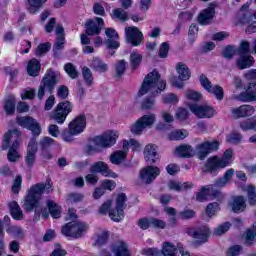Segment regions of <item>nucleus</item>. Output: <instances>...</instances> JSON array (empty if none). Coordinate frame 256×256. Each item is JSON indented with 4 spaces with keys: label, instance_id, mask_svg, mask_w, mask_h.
Instances as JSON below:
<instances>
[{
    "label": "nucleus",
    "instance_id": "obj_42",
    "mask_svg": "<svg viewBox=\"0 0 256 256\" xmlns=\"http://www.w3.org/2000/svg\"><path fill=\"white\" fill-rule=\"evenodd\" d=\"M107 239H109V232L102 231L93 237V245L95 247H101V245L107 243Z\"/></svg>",
    "mask_w": 256,
    "mask_h": 256
},
{
    "label": "nucleus",
    "instance_id": "obj_25",
    "mask_svg": "<svg viewBox=\"0 0 256 256\" xmlns=\"http://www.w3.org/2000/svg\"><path fill=\"white\" fill-rule=\"evenodd\" d=\"M37 153V140L32 138L28 143L27 155L25 158L26 165L29 169L35 165V155Z\"/></svg>",
    "mask_w": 256,
    "mask_h": 256
},
{
    "label": "nucleus",
    "instance_id": "obj_51",
    "mask_svg": "<svg viewBox=\"0 0 256 256\" xmlns=\"http://www.w3.org/2000/svg\"><path fill=\"white\" fill-rule=\"evenodd\" d=\"M185 97L190 101H201V99L203 98V95H201V93L194 90H187L185 92Z\"/></svg>",
    "mask_w": 256,
    "mask_h": 256
},
{
    "label": "nucleus",
    "instance_id": "obj_47",
    "mask_svg": "<svg viewBox=\"0 0 256 256\" xmlns=\"http://www.w3.org/2000/svg\"><path fill=\"white\" fill-rule=\"evenodd\" d=\"M30 7L28 8L29 13H35L39 11L43 3H47V0H28Z\"/></svg>",
    "mask_w": 256,
    "mask_h": 256
},
{
    "label": "nucleus",
    "instance_id": "obj_56",
    "mask_svg": "<svg viewBox=\"0 0 256 256\" xmlns=\"http://www.w3.org/2000/svg\"><path fill=\"white\" fill-rule=\"evenodd\" d=\"M127 69V62L125 60H120L116 64V75L117 77H121L123 73H125V70Z\"/></svg>",
    "mask_w": 256,
    "mask_h": 256
},
{
    "label": "nucleus",
    "instance_id": "obj_1",
    "mask_svg": "<svg viewBox=\"0 0 256 256\" xmlns=\"http://www.w3.org/2000/svg\"><path fill=\"white\" fill-rule=\"evenodd\" d=\"M51 183L41 184L38 183L33 185L29 190L28 194L24 198V209L26 211H35L40 213L43 211V205L41 204V196L43 193H50Z\"/></svg>",
    "mask_w": 256,
    "mask_h": 256
},
{
    "label": "nucleus",
    "instance_id": "obj_48",
    "mask_svg": "<svg viewBox=\"0 0 256 256\" xmlns=\"http://www.w3.org/2000/svg\"><path fill=\"white\" fill-rule=\"evenodd\" d=\"M64 70L71 77V79H77L79 77V72H77V68L72 63H67L64 65Z\"/></svg>",
    "mask_w": 256,
    "mask_h": 256
},
{
    "label": "nucleus",
    "instance_id": "obj_11",
    "mask_svg": "<svg viewBox=\"0 0 256 256\" xmlns=\"http://www.w3.org/2000/svg\"><path fill=\"white\" fill-rule=\"evenodd\" d=\"M157 119V116L155 114H146L142 117H140L131 127V133L133 135H141L145 129L148 127H153L155 124V121Z\"/></svg>",
    "mask_w": 256,
    "mask_h": 256
},
{
    "label": "nucleus",
    "instance_id": "obj_39",
    "mask_svg": "<svg viewBox=\"0 0 256 256\" xmlns=\"http://www.w3.org/2000/svg\"><path fill=\"white\" fill-rule=\"evenodd\" d=\"M40 69L41 65L39 64V60L32 59L28 62L27 71L31 77H37V75H39Z\"/></svg>",
    "mask_w": 256,
    "mask_h": 256
},
{
    "label": "nucleus",
    "instance_id": "obj_41",
    "mask_svg": "<svg viewBox=\"0 0 256 256\" xmlns=\"http://www.w3.org/2000/svg\"><path fill=\"white\" fill-rule=\"evenodd\" d=\"M47 207L53 219H59L61 217V206L57 205L53 200L47 201Z\"/></svg>",
    "mask_w": 256,
    "mask_h": 256
},
{
    "label": "nucleus",
    "instance_id": "obj_44",
    "mask_svg": "<svg viewBox=\"0 0 256 256\" xmlns=\"http://www.w3.org/2000/svg\"><path fill=\"white\" fill-rule=\"evenodd\" d=\"M143 61V56L139 52H132L130 54V65L133 70L137 69Z\"/></svg>",
    "mask_w": 256,
    "mask_h": 256
},
{
    "label": "nucleus",
    "instance_id": "obj_40",
    "mask_svg": "<svg viewBox=\"0 0 256 256\" xmlns=\"http://www.w3.org/2000/svg\"><path fill=\"white\" fill-rule=\"evenodd\" d=\"M10 213L16 221H21L23 219V211L17 202H11L9 204Z\"/></svg>",
    "mask_w": 256,
    "mask_h": 256
},
{
    "label": "nucleus",
    "instance_id": "obj_26",
    "mask_svg": "<svg viewBox=\"0 0 256 256\" xmlns=\"http://www.w3.org/2000/svg\"><path fill=\"white\" fill-rule=\"evenodd\" d=\"M106 37H108L106 41V47L108 49H119L120 43L117 41L119 39V34L117 31L113 28H107L105 30Z\"/></svg>",
    "mask_w": 256,
    "mask_h": 256
},
{
    "label": "nucleus",
    "instance_id": "obj_30",
    "mask_svg": "<svg viewBox=\"0 0 256 256\" xmlns=\"http://www.w3.org/2000/svg\"><path fill=\"white\" fill-rule=\"evenodd\" d=\"M174 153L177 157L189 159V157H193L195 155V150H193L191 145L183 144V145L176 147Z\"/></svg>",
    "mask_w": 256,
    "mask_h": 256
},
{
    "label": "nucleus",
    "instance_id": "obj_15",
    "mask_svg": "<svg viewBox=\"0 0 256 256\" xmlns=\"http://www.w3.org/2000/svg\"><path fill=\"white\" fill-rule=\"evenodd\" d=\"M17 123L20 127H24V129L32 131V135H34V137H39V135H41V125L37 123L35 118L30 116L18 117Z\"/></svg>",
    "mask_w": 256,
    "mask_h": 256
},
{
    "label": "nucleus",
    "instance_id": "obj_61",
    "mask_svg": "<svg viewBox=\"0 0 256 256\" xmlns=\"http://www.w3.org/2000/svg\"><path fill=\"white\" fill-rule=\"evenodd\" d=\"M167 55H169V43L164 42L160 45L159 57L165 59L167 58Z\"/></svg>",
    "mask_w": 256,
    "mask_h": 256
},
{
    "label": "nucleus",
    "instance_id": "obj_18",
    "mask_svg": "<svg viewBox=\"0 0 256 256\" xmlns=\"http://www.w3.org/2000/svg\"><path fill=\"white\" fill-rule=\"evenodd\" d=\"M125 35L127 43H130L134 47L141 45V41H143V33L135 26L126 27Z\"/></svg>",
    "mask_w": 256,
    "mask_h": 256
},
{
    "label": "nucleus",
    "instance_id": "obj_35",
    "mask_svg": "<svg viewBox=\"0 0 256 256\" xmlns=\"http://www.w3.org/2000/svg\"><path fill=\"white\" fill-rule=\"evenodd\" d=\"M213 193V185H208L202 187L200 192L196 195L197 201H200V203H203V201H208L210 199V195Z\"/></svg>",
    "mask_w": 256,
    "mask_h": 256
},
{
    "label": "nucleus",
    "instance_id": "obj_32",
    "mask_svg": "<svg viewBox=\"0 0 256 256\" xmlns=\"http://www.w3.org/2000/svg\"><path fill=\"white\" fill-rule=\"evenodd\" d=\"M213 15H215V9L211 7L204 9L198 16V23L200 25H209L213 19Z\"/></svg>",
    "mask_w": 256,
    "mask_h": 256
},
{
    "label": "nucleus",
    "instance_id": "obj_53",
    "mask_svg": "<svg viewBox=\"0 0 256 256\" xmlns=\"http://www.w3.org/2000/svg\"><path fill=\"white\" fill-rule=\"evenodd\" d=\"M113 17L114 19H119V21H127L129 19V16L125 12V10L118 8L113 11Z\"/></svg>",
    "mask_w": 256,
    "mask_h": 256
},
{
    "label": "nucleus",
    "instance_id": "obj_8",
    "mask_svg": "<svg viewBox=\"0 0 256 256\" xmlns=\"http://www.w3.org/2000/svg\"><path fill=\"white\" fill-rule=\"evenodd\" d=\"M57 79H59V72L49 70L43 78L42 85L39 87L38 98L43 99L46 93H53Z\"/></svg>",
    "mask_w": 256,
    "mask_h": 256
},
{
    "label": "nucleus",
    "instance_id": "obj_45",
    "mask_svg": "<svg viewBox=\"0 0 256 256\" xmlns=\"http://www.w3.org/2000/svg\"><path fill=\"white\" fill-rule=\"evenodd\" d=\"M189 133H187V130H175L169 134L170 141H181L182 139H185Z\"/></svg>",
    "mask_w": 256,
    "mask_h": 256
},
{
    "label": "nucleus",
    "instance_id": "obj_37",
    "mask_svg": "<svg viewBox=\"0 0 256 256\" xmlns=\"http://www.w3.org/2000/svg\"><path fill=\"white\" fill-rule=\"evenodd\" d=\"M178 246L171 242H164L162 245V255L163 256H177Z\"/></svg>",
    "mask_w": 256,
    "mask_h": 256
},
{
    "label": "nucleus",
    "instance_id": "obj_49",
    "mask_svg": "<svg viewBox=\"0 0 256 256\" xmlns=\"http://www.w3.org/2000/svg\"><path fill=\"white\" fill-rule=\"evenodd\" d=\"M82 75L85 83L88 85V87H91V85H93V73L91 72V69L84 66L82 68Z\"/></svg>",
    "mask_w": 256,
    "mask_h": 256
},
{
    "label": "nucleus",
    "instance_id": "obj_13",
    "mask_svg": "<svg viewBox=\"0 0 256 256\" xmlns=\"http://www.w3.org/2000/svg\"><path fill=\"white\" fill-rule=\"evenodd\" d=\"M189 109L199 119H211L215 116V109L207 104H190Z\"/></svg>",
    "mask_w": 256,
    "mask_h": 256
},
{
    "label": "nucleus",
    "instance_id": "obj_20",
    "mask_svg": "<svg viewBox=\"0 0 256 256\" xmlns=\"http://www.w3.org/2000/svg\"><path fill=\"white\" fill-rule=\"evenodd\" d=\"M188 235L196 239L197 245H202V243H207V239L209 237V227L202 226L197 229H190L188 231Z\"/></svg>",
    "mask_w": 256,
    "mask_h": 256
},
{
    "label": "nucleus",
    "instance_id": "obj_31",
    "mask_svg": "<svg viewBox=\"0 0 256 256\" xmlns=\"http://www.w3.org/2000/svg\"><path fill=\"white\" fill-rule=\"evenodd\" d=\"M144 157L147 163L153 164L157 161V146L153 144L146 145L144 149Z\"/></svg>",
    "mask_w": 256,
    "mask_h": 256
},
{
    "label": "nucleus",
    "instance_id": "obj_28",
    "mask_svg": "<svg viewBox=\"0 0 256 256\" xmlns=\"http://www.w3.org/2000/svg\"><path fill=\"white\" fill-rule=\"evenodd\" d=\"M230 207H232V211L234 213H243L245 209H247V203L245 201V197L243 196H235L232 198L230 202Z\"/></svg>",
    "mask_w": 256,
    "mask_h": 256
},
{
    "label": "nucleus",
    "instance_id": "obj_27",
    "mask_svg": "<svg viewBox=\"0 0 256 256\" xmlns=\"http://www.w3.org/2000/svg\"><path fill=\"white\" fill-rule=\"evenodd\" d=\"M256 84L250 83L245 92L240 93L237 96L238 101H243V103H251L252 101H256V91L255 89Z\"/></svg>",
    "mask_w": 256,
    "mask_h": 256
},
{
    "label": "nucleus",
    "instance_id": "obj_16",
    "mask_svg": "<svg viewBox=\"0 0 256 256\" xmlns=\"http://www.w3.org/2000/svg\"><path fill=\"white\" fill-rule=\"evenodd\" d=\"M219 141L214 140L212 142L205 141L201 144H198L196 147L198 158L203 161L209 155V153H213V151H217L219 149Z\"/></svg>",
    "mask_w": 256,
    "mask_h": 256
},
{
    "label": "nucleus",
    "instance_id": "obj_59",
    "mask_svg": "<svg viewBox=\"0 0 256 256\" xmlns=\"http://www.w3.org/2000/svg\"><path fill=\"white\" fill-rule=\"evenodd\" d=\"M247 243H256V226H253L246 232Z\"/></svg>",
    "mask_w": 256,
    "mask_h": 256
},
{
    "label": "nucleus",
    "instance_id": "obj_5",
    "mask_svg": "<svg viewBox=\"0 0 256 256\" xmlns=\"http://www.w3.org/2000/svg\"><path fill=\"white\" fill-rule=\"evenodd\" d=\"M117 139H119V132L108 130L102 135L93 138L92 143L94 145L88 146V153L99 151V147H113L117 143Z\"/></svg>",
    "mask_w": 256,
    "mask_h": 256
},
{
    "label": "nucleus",
    "instance_id": "obj_58",
    "mask_svg": "<svg viewBox=\"0 0 256 256\" xmlns=\"http://www.w3.org/2000/svg\"><path fill=\"white\" fill-rule=\"evenodd\" d=\"M241 139H242V136L240 133L238 132H232L229 134V136L227 137V141L229 143H232L234 145H237V143H241Z\"/></svg>",
    "mask_w": 256,
    "mask_h": 256
},
{
    "label": "nucleus",
    "instance_id": "obj_4",
    "mask_svg": "<svg viewBox=\"0 0 256 256\" xmlns=\"http://www.w3.org/2000/svg\"><path fill=\"white\" fill-rule=\"evenodd\" d=\"M21 135V133L17 130H13V131H8L5 135H4V143L2 145V149L5 151L7 149H9L8 154H7V158L8 161H10V163H16V161H19V159H21V154L19 153V136ZM13 144L10 146L9 148V142L13 141Z\"/></svg>",
    "mask_w": 256,
    "mask_h": 256
},
{
    "label": "nucleus",
    "instance_id": "obj_21",
    "mask_svg": "<svg viewBox=\"0 0 256 256\" xmlns=\"http://www.w3.org/2000/svg\"><path fill=\"white\" fill-rule=\"evenodd\" d=\"M90 172L101 173V175H103L104 177H112L113 179L117 178V174L111 171V169H109V166H107V164L103 161H98L94 163L90 167Z\"/></svg>",
    "mask_w": 256,
    "mask_h": 256
},
{
    "label": "nucleus",
    "instance_id": "obj_64",
    "mask_svg": "<svg viewBox=\"0 0 256 256\" xmlns=\"http://www.w3.org/2000/svg\"><path fill=\"white\" fill-rule=\"evenodd\" d=\"M21 99H35V90L29 89V90H23L21 93Z\"/></svg>",
    "mask_w": 256,
    "mask_h": 256
},
{
    "label": "nucleus",
    "instance_id": "obj_55",
    "mask_svg": "<svg viewBox=\"0 0 256 256\" xmlns=\"http://www.w3.org/2000/svg\"><path fill=\"white\" fill-rule=\"evenodd\" d=\"M217 211H219V203L217 202L210 203L206 207V214L208 217H213Z\"/></svg>",
    "mask_w": 256,
    "mask_h": 256
},
{
    "label": "nucleus",
    "instance_id": "obj_10",
    "mask_svg": "<svg viewBox=\"0 0 256 256\" xmlns=\"http://www.w3.org/2000/svg\"><path fill=\"white\" fill-rule=\"evenodd\" d=\"M176 72L178 73V78L173 76L170 80V83L173 85V87L183 89V81H189V79H191V72L189 71V67H187L183 62H178L176 64Z\"/></svg>",
    "mask_w": 256,
    "mask_h": 256
},
{
    "label": "nucleus",
    "instance_id": "obj_24",
    "mask_svg": "<svg viewBox=\"0 0 256 256\" xmlns=\"http://www.w3.org/2000/svg\"><path fill=\"white\" fill-rule=\"evenodd\" d=\"M255 114V107L251 105H242L232 109V115L235 119L251 117Z\"/></svg>",
    "mask_w": 256,
    "mask_h": 256
},
{
    "label": "nucleus",
    "instance_id": "obj_46",
    "mask_svg": "<svg viewBox=\"0 0 256 256\" xmlns=\"http://www.w3.org/2000/svg\"><path fill=\"white\" fill-rule=\"evenodd\" d=\"M244 191L247 193L248 202L250 205L256 204V189L253 185H248L244 188Z\"/></svg>",
    "mask_w": 256,
    "mask_h": 256
},
{
    "label": "nucleus",
    "instance_id": "obj_63",
    "mask_svg": "<svg viewBox=\"0 0 256 256\" xmlns=\"http://www.w3.org/2000/svg\"><path fill=\"white\" fill-rule=\"evenodd\" d=\"M138 227L143 230L149 229L151 227V218H141L138 221Z\"/></svg>",
    "mask_w": 256,
    "mask_h": 256
},
{
    "label": "nucleus",
    "instance_id": "obj_9",
    "mask_svg": "<svg viewBox=\"0 0 256 256\" xmlns=\"http://www.w3.org/2000/svg\"><path fill=\"white\" fill-rule=\"evenodd\" d=\"M89 226L85 224V222H69L65 226L62 227V233L66 237H74L75 239H79V237H83Z\"/></svg>",
    "mask_w": 256,
    "mask_h": 256
},
{
    "label": "nucleus",
    "instance_id": "obj_7",
    "mask_svg": "<svg viewBox=\"0 0 256 256\" xmlns=\"http://www.w3.org/2000/svg\"><path fill=\"white\" fill-rule=\"evenodd\" d=\"M129 147L132 149V151L141 150V144L139 141L135 139L124 140L123 150L116 151L110 156L111 163H113V165H121V163H123L127 157V151H129Z\"/></svg>",
    "mask_w": 256,
    "mask_h": 256
},
{
    "label": "nucleus",
    "instance_id": "obj_50",
    "mask_svg": "<svg viewBox=\"0 0 256 256\" xmlns=\"http://www.w3.org/2000/svg\"><path fill=\"white\" fill-rule=\"evenodd\" d=\"M163 102L168 105H177L179 103V97L174 93L166 94L163 96Z\"/></svg>",
    "mask_w": 256,
    "mask_h": 256
},
{
    "label": "nucleus",
    "instance_id": "obj_17",
    "mask_svg": "<svg viewBox=\"0 0 256 256\" xmlns=\"http://www.w3.org/2000/svg\"><path fill=\"white\" fill-rule=\"evenodd\" d=\"M200 85L203 87V89H205V91L215 95V97H216V99H218V101H221L223 99V97H224L223 87H221L219 85L213 86L211 84V81H209V78H207V76H205V75L200 76Z\"/></svg>",
    "mask_w": 256,
    "mask_h": 256
},
{
    "label": "nucleus",
    "instance_id": "obj_36",
    "mask_svg": "<svg viewBox=\"0 0 256 256\" xmlns=\"http://www.w3.org/2000/svg\"><path fill=\"white\" fill-rule=\"evenodd\" d=\"M193 183L191 182H184V183H179L175 181H170L168 183V189L170 191H185V189H192Z\"/></svg>",
    "mask_w": 256,
    "mask_h": 256
},
{
    "label": "nucleus",
    "instance_id": "obj_33",
    "mask_svg": "<svg viewBox=\"0 0 256 256\" xmlns=\"http://www.w3.org/2000/svg\"><path fill=\"white\" fill-rule=\"evenodd\" d=\"M240 57L237 60V67L240 69H249L255 65V58L249 54H239Z\"/></svg>",
    "mask_w": 256,
    "mask_h": 256
},
{
    "label": "nucleus",
    "instance_id": "obj_38",
    "mask_svg": "<svg viewBox=\"0 0 256 256\" xmlns=\"http://www.w3.org/2000/svg\"><path fill=\"white\" fill-rule=\"evenodd\" d=\"M240 129L242 131H256V116L241 121Z\"/></svg>",
    "mask_w": 256,
    "mask_h": 256
},
{
    "label": "nucleus",
    "instance_id": "obj_62",
    "mask_svg": "<svg viewBox=\"0 0 256 256\" xmlns=\"http://www.w3.org/2000/svg\"><path fill=\"white\" fill-rule=\"evenodd\" d=\"M189 117V112L185 108H178L176 111V118L179 119V121H185Z\"/></svg>",
    "mask_w": 256,
    "mask_h": 256
},
{
    "label": "nucleus",
    "instance_id": "obj_43",
    "mask_svg": "<svg viewBox=\"0 0 256 256\" xmlns=\"http://www.w3.org/2000/svg\"><path fill=\"white\" fill-rule=\"evenodd\" d=\"M15 96L10 95L4 103V111L7 115H13L15 113Z\"/></svg>",
    "mask_w": 256,
    "mask_h": 256
},
{
    "label": "nucleus",
    "instance_id": "obj_52",
    "mask_svg": "<svg viewBox=\"0 0 256 256\" xmlns=\"http://www.w3.org/2000/svg\"><path fill=\"white\" fill-rule=\"evenodd\" d=\"M49 49H51L50 43H42V44L38 45V47L35 51L36 57H41V55H45V53H47L49 51Z\"/></svg>",
    "mask_w": 256,
    "mask_h": 256
},
{
    "label": "nucleus",
    "instance_id": "obj_12",
    "mask_svg": "<svg viewBox=\"0 0 256 256\" xmlns=\"http://www.w3.org/2000/svg\"><path fill=\"white\" fill-rule=\"evenodd\" d=\"M72 109L73 107L71 106V102H60L52 113L51 117L54 119V121H56V123L63 125L65 123V119H67V115L71 113Z\"/></svg>",
    "mask_w": 256,
    "mask_h": 256
},
{
    "label": "nucleus",
    "instance_id": "obj_23",
    "mask_svg": "<svg viewBox=\"0 0 256 256\" xmlns=\"http://www.w3.org/2000/svg\"><path fill=\"white\" fill-rule=\"evenodd\" d=\"M161 118L164 122L157 124L156 129H158V131H170V129H173L172 123L175 121L173 114L169 111L163 110L161 112Z\"/></svg>",
    "mask_w": 256,
    "mask_h": 256
},
{
    "label": "nucleus",
    "instance_id": "obj_29",
    "mask_svg": "<svg viewBox=\"0 0 256 256\" xmlns=\"http://www.w3.org/2000/svg\"><path fill=\"white\" fill-rule=\"evenodd\" d=\"M112 252L115 256H131V250L124 241H118L112 246Z\"/></svg>",
    "mask_w": 256,
    "mask_h": 256
},
{
    "label": "nucleus",
    "instance_id": "obj_54",
    "mask_svg": "<svg viewBox=\"0 0 256 256\" xmlns=\"http://www.w3.org/2000/svg\"><path fill=\"white\" fill-rule=\"evenodd\" d=\"M230 228H231V223L225 222V223L219 225L214 230V234L217 235V236L224 235V233H227V231H229Z\"/></svg>",
    "mask_w": 256,
    "mask_h": 256
},
{
    "label": "nucleus",
    "instance_id": "obj_57",
    "mask_svg": "<svg viewBox=\"0 0 256 256\" xmlns=\"http://www.w3.org/2000/svg\"><path fill=\"white\" fill-rule=\"evenodd\" d=\"M243 248L240 245H234L226 251L227 256H238L241 255Z\"/></svg>",
    "mask_w": 256,
    "mask_h": 256
},
{
    "label": "nucleus",
    "instance_id": "obj_22",
    "mask_svg": "<svg viewBox=\"0 0 256 256\" xmlns=\"http://www.w3.org/2000/svg\"><path fill=\"white\" fill-rule=\"evenodd\" d=\"M85 29L87 35H99L103 29V18L96 17L94 20H87Z\"/></svg>",
    "mask_w": 256,
    "mask_h": 256
},
{
    "label": "nucleus",
    "instance_id": "obj_34",
    "mask_svg": "<svg viewBox=\"0 0 256 256\" xmlns=\"http://www.w3.org/2000/svg\"><path fill=\"white\" fill-rule=\"evenodd\" d=\"M89 67L93 69V71H97L98 73H105L109 69L107 63L103 62L100 58L94 57L90 60Z\"/></svg>",
    "mask_w": 256,
    "mask_h": 256
},
{
    "label": "nucleus",
    "instance_id": "obj_2",
    "mask_svg": "<svg viewBox=\"0 0 256 256\" xmlns=\"http://www.w3.org/2000/svg\"><path fill=\"white\" fill-rule=\"evenodd\" d=\"M165 87H167V82L161 79V75H159L157 70H153L144 78L138 91V97H143V95H147V93L159 95V93L165 91Z\"/></svg>",
    "mask_w": 256,
    "mask_h": 256
},
{
    "label": "nucleus",
    "instance_id": "obj_3",
    "mask_svg": "<svg viewBox=\"0 0 256 256\" xmlns=\"http://www.w3.org/2000/svg\"><path fill=\"white\" fill-rule=\"evenodd\" d=\"M125 201H127V196L125 194L121 193L118 195L116 199V208L110 209L111 207V200H107L99 209L100 215H109L110 219L112 221H115L116 223H119V221H123L125 217Z\"/></svg>",
    "mask_w": 256,
    "mask_h": 256
},
{
    "label": "nucleus",
    "instance_id": "obj_14",
    "mask_svg": "<svg viewBox=\"0 0 256 256\" xmlns=\"http://www.w3.org/2000/svg\"><path fill=\"white\" fill-rule=\"evenodd\" d=\"M161 175V170L157 166H146L140 170L139 179L142 183L149 185Z\"/></svg>",
    "mask_w": 256,
    "mask_h": 256
},
{
    "label": "nucleus",
    "instance_id": "obj_60",
    "mask_svg": "<svg viewBox=\"0 0 256 256\" xmlns=\"http://www.w3.org/2000/svg\"><path fill=\"white\" fill-rule=\"evenodd\" d=\"M151 227H154V229H165L167 224L161 219L151 218Z\"/></svg>",
    "mask_w": 256,
    "mask_h": 256
},
{
    "label": "nucleus",
    "instance_id": "obj_19",
    "mask_svg": "<svg viewBox=\"0 0 256 256\" xmlns=\"http://www.w3.org/2000/svg\"><path fill=\"white\" fill-rule=\"evenodd\" d=\"M87 127V117L85 114H81L74 118L68 125V129H70L73 135H81L85 128Z\"/></svg>",
    "mask_w": 256,
    "mask_h": 256
},
{
    "label": "nucleus",
    "instance_id": "obj_6",
    "mask_svg": "<svg viewBox=\"0 0 256 256\" xmlns=\"http://www.w3.org/2000/svg\"><path fill=\"white\" fill-rule=\"evenodd\" d=\"M231 163H233V150L227 149L221 158L219 156L209 158L206 163V167L210 173H213V171H217L218 169H225V167H229Z\"/></svg>",
    "mask_w": 256,
    "mask_h": 256
}]
</instances>
